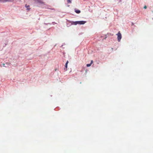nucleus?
<instances>
[{
	"label": "nucleus",
	"mask_w": 153,
	"mask_h": 153,
	"mask_svg": "<svg viewBox=\"0 0 153 153\" xmlns=\"http://www.w3.org/2000/svg\"><path fill=\"white\" fill-rule=\"evenodd\" d=\"M86 22V21H77V24L83 25Z\"/></svg>",
	"instance_id": "obj_2"
},
{
	"label": "nucleus",
	"mask_w": 153,
	"mask_h": 153,
	"mask_svg": "<svg viewBox=\"0 0 153 153\" xmlns=\"http://www.w3.org/2000/svg\"><path fill=\"white\" fill-rule=\"evenodd\" d=\"M77 24V21L73 22L72 21L71 22V25H76Z\"/></svg>",
	"instance_id": "obj_6"
},
{
	"label": "nucleus",
	"mask_w": 153,
	"mask_h": 153,
	"mask_svg": "<svg viewBox=\"0 0 153 153\" xmlns=\"http://www.w3.org/2000/svg\"><path fill=\"white\" fill-rule=\"evenodd\" d=\"M91 63L87 64L86 66L88 67H89L91 66Z\"/></svg>",
	"instance_id": "obj_11"
},
{
	"label": "nucleus",
	"mask_w": 153,
	"mask_h": 153,
	"mask_svg": "<svg viewBox=\"0 0 153 153\" xmlns=\"http://www.w3.org/2000/svg\"><path fill=\"white\" fill-rule=\"evenodd\" d=\"M63 45H62V46H63Z\"/></svg>",
	"instance_id": "obj_16"
},
{
	"label": "nucleus",
	"mask_w": 153,
	"mask_h": 153,
	"mask_svg": "<svg viewBox=\"0 0 153 153\" xmlns=\"http://www.w3.org/2000/svg\"><path fill=\"white\" fill-rule=\"evenodd\" d=\"M68 61H67L66 62L65 64V68H64V69L66 71L67 70V68L68 64Z\"/></svg>",
	"instance_id": "obj_4"
},
{
	"label": "nucleus",
	"mask_w": 153,
	"mask_h": 153,
	"mask_svg": "<svg viewBox=\"0 0 153 153\" xmlns=\"http://www.w3.org/2000/svg\"><path fill=\"white\" fill-rule=\"evenodd\" d=\"M25 6L27 8V10H29L30 9V8H29L30 7V6L29 5H27V4H26Z\"/></svg>",
	"instance_id": "obj_8"
},
{
	"label": "nucleus",
	"mask_w": 153,
	"mask_h": 153,
	"mask_svg": "<svg viewBox=\"0 0 153 153\" xmlns=\"http://www.w3.org/2000/svg\"><path fill=\"white\" fill-rule=\"evenodd\" d=\"M10 64L9 63H6V64H2V66L3 67H7L8 66V65Z\"/></svg>",
	"instance_id": "obj_5"
},
{
	"label": "nucleus",
	"mask_w": 153,
	"mask_h": 153,
	"mask_svg": "<svg viewBox=\"0 0 153 153\" xmlns=\"http://www.w3.org/2000/svg\"><path fill=\"white\" fill-rule=\"evenodd\" d=\"M143 8H144V9H146V8H147V7H146V6L145 5V6H144V7H143Z\"/></svg>",
	"instance_id": "obj_12"
},
{
	"label": "nucleus",
	"mask_w": 153,
	"mask_h": 153,
	"mask_svg": "<svg viewBox=\"0 0 153 153\" xmlns=\"http://www.w3.org/2000/svg\"><path fill=\"white\" fill-rule=\"evenodd\" d=\"M75 12L79 14L80 13V11L76 9H75Z\"/></svg>",
	"instance_id": "obj_7"
},
{
	"label": "nucleus",
	"mask_w": 153,
	"mask_h": 153,
	"mask_svg": "<svg viewBox=\"0 0 153 153\" xmlns=\"http://www.w3.org/2000/svg\"><path fill=\"white\" fill-rule=\"evenodd\" d=\"M117 35V40L119 42H120L122 38L121 34L120 32H119Z\"/></svg>",
	"instance_id": "obj_1"
},
{
	"label": "nucleus",
	"mask_w": 153,
	"mask_h": 153,
	"mask_svg": "<svg viewBox=\"0 0 153 153\" xmlns=\"http://www.w3.org/2000/svg\"><path fill=\"white\" fill-rule=\"evenodd\" d=\"M93 61L92 60H91V64L93 63Z\"/></svg>",
	"instance_id": "obj_15"
},
{
	"label": "nucleus",
	"mask_w": 153,
	"mask_h": 153,
	"mask_svg": "<svg viewBox=\"0 0 153 153\" xmlns=\"http://www.w3.org/2000/svg\"><path fill=\"white\" fill-rule=\"evenodd\" d=\"M52 24H53V25H54L55 24H56V23H55V22H53Z\"/></svg>",
	"instance_id": "obj_14"
},
{
	"label": "nucleus",
	"mask_w": 153,
	"mask_h": 153,
	"mask_svg": "<svg viewBox=\"0 0 153 153\" xmlns=\"http://www.w3.org/2000/svg\"><path fill=\"white\" fill-rule=\"evenodd\" d=\"M45 25H48V24H50V23H45Z\"/></svg>",
	"instance_id": "obj_13"
},
{
	"label": "nucleus",
	"mask_w": 153,
	"mask_h": 153,
	"mask_svg": "<svg viewBox=\"0 0 153 153\" xmlns=\"http://www.w3.org/2000/svg\"><path fill=\"white\" fill-rule=\"evenodd\" d=\"M38 3H40V4H42L43 3V2L42 1L40 0H38Z\"/></svg>",
	"instance_id": "obj_9"
},
{
	"label": "nucleus",
	"mask_w": 153,
	"mask_h": 153,
	"mask_svg": "<svg viewBox=\"0 0 153 153\" xmlns=\"http://www.w3.org/2000/svg\"><path fill=\"white\" fill-rule=\"evenodd\" d=\"M72 0H67L68 3H71Z\"/></svg>",
	"instance_id": "obj_10"
},
{
	"label": "nucleus",
	"mask_w": 153,
	"mask_h": 153,
	"mask_svg": "<svg viewBox=\"0 0 153 153\" xmlns=\"http://www.w3.org/2000/svg\"><path fill=\"white\" fill-rule=\"evenodd\" d=\"M14 0H0V2H13Z\"/></svg>",
	"instance_id": "obj_3"
}]
</instances>
